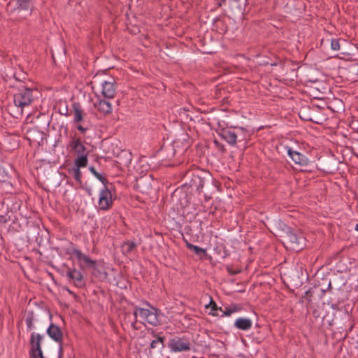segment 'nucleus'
Here are the masks:
<instances>
[{"mask_svg":"<svg viewBox=\"0 0 358 358\" xmlns=\"http://www.w3.org/2000/svg\"><path fill=\"white\" fill-rule=\"evenodd\" d=\"M94 108L104 115L110 114L113 110L111 103L105 99H99L97 103H94Z\"/></svg>","mask_w":358,"mask_h":358,"instance_id":"21","label":"nucleus"},{"mask_svg":"<svg viewBox=\"0 0 358 358\" xmlns=\"http://www.w3.org/2000/svg\"><path fill=\"white\" fill-rule=\"evenodd\" d=\"M215 144L216 145L217 148L222 152H224L226 151V149L224 148V145L222 143H219L217 140L214 141Z\"/></svg>","mask_w":358,"mask_h":358,"instance_id":"40","label":"nucleus"},{"mask_svg":"<svg viewBox=\"0 0 358 358\" xmlns=\"http://www.w3.org/2000/svg\"><path fill=\"white\" fill-rule=\"evenodd\" d=\"M137 245L134 241H127L124 243L122 245V250H124L126 253H131L136 248Z\"/></svg>","mask_w":358,"mask_h":358,"instance_id":"29","label":"nucleus"},{"mask_svg":"<svg viewBox=\"0 0 358 358\" xmlns=\"http://www.w3.org/2000/svg\"><path fill=\"white\" fill-rule=\"evenodd\" d=\"M41 116L36 117L38 120V125H34L29 127L27 131V135L30 141H36L39 145L43 143V140L45 138V130L47 129L49 126V121L45 118V120H40Z\"/></svg>","mask_w":358,"mask_h":358,"instance_id":"4","label":"nucleus"},{"mask_svg":"<svg viewBox=\"0 0 358 358\" xmlns=\"http://www.w3.org/2000/svg\"><path fill=\"white\" fill-rule=\"evenodd\" d=\"M3 143L8 150H13L19 147V141L15 136H8L3 138Z\"/></svg>","mask_w":358,"mask_h":358,"instance_id":"24","label":"nucleus"},{"mask_svg":"<svg viewBox=\"0 0 358 358\" xmlns=\"http://www.w3.org/2000/svg\"><path fill=\"white\" fill-rule=\"evenodd\" d=\"M287 153L296 164L300 166H306L308 164V160L307 157L300 152L288 149Z\"/></svg>","mask_w":358,"mask_h":358,"instance_id":"22","label":"nucleus"},{"mask_svg":"<svg viewBox=\"0 0 358 358\" xmlns=\"http://www.w3.org/2000/svg\"><path fill=\"white\" fill-rule=\"evenodd\" d=\"M6 180V176H2V178H0V181L5 182Z\"/></svg>","mask_w":358,"mask_h":358,"instance_id":"51","label":"nucleus"},{"mask_svg":"<svg viewBox=\"0 0 358 358\" xmlns=\"http://www.w3.org/2000/svg\"><path fill=\"white\" fill-rule=\"evenodd\" d=\"M239 129H223L220 133V137L226 141L229 145H235L237 142H241V140H237L238 138V133Z\"/></svg>","mask_w":358,"mask_h":358,"instance_id":"13","label":"nucleus"},{"mask_svg":"<svg viewBox=\"0 0 358 358\" xmlns=\"http://www.w3.org/2000/svg\"><path fill=\"white\" fill-rule=\"evenodd\" d=\"M47 334L56 343H62L63 333L57 324L51 323L47 329Z\"/></svg>","mask_w":358,"mask_h":358,"instance_id":"20","label":"nucleus"},{"mask_svg":"<svg viewBox=\"0 0 358 358\" xmlns=\"http://www.w3.org/2000/svg\"><path fill=\"white\" fill-rule=\"evenodd\" d=\"M94 274L101 279L105 280L108 277V273L106 271H101V269L97 266V269H93Z\"/></svg>","mask_w":358,"mask_h":358,"instance_id":"35","label":"nucleus"},{"mask_svg":"<svg viewBox=\"0 0 358 358\" xmlns=\"http://www.w3.org/2000/svg\"><path fill=\"white\" fill-rule=\"evenodd\" d=\"M86 191L88 192L89 195H91V189H90V188H86Z\"/></svg>","mask_w":358,"mask_h":358,"instance_id":"53","label":"nucleus"},{"mask_svg":"<svg viewBox=\"0 0 358 358\" xmlns=\"http://www.w3.org/2000/svg\"><path fill=\"white\" fill-rule=\"evenodd\" d=\"M134 321L132 322L131 323V326L134 329H137L136 327V324L137 322V314H136V311H134Z\"/></svg>","mask_w":358,"mask_h":358,"instance_id":"42","label":"nucleus"},{"mask_svg":"<svg viewBox=\"0 0 358 358\" xmlns=\"http://www.w3.org/2000/svg\"><path fill=\"white\" fill-rule=\"evenodd\" d=\"M65 131L67 132V127H65Z\"/></svg>","mask_w":358,"mask_h":358,"instance_id":"57","label":"nucleus"},{"mask_svg":"<svg viewBox=\"0 0 358 358\" xmlns=\"http://www.w3.org/2000/svg\"><path fill=\"white\" fill-rule=\"evenodd\" d=\"M232 313H234L232 312V310L230 307V306L229 307H227L225 308V310H223L222 311V314L220 315V317H224V316H230Z\"/></svg>","mask_w":358,"mask_h":358,"instance_id":"39","label":"nucleus"},{"mask_svg":"<svg viewBox=\"0 0 358 358\" xmlns=\"http://www.w3.org/2000/svg\"><path fill=\"white\" fill-rule=\"evenodd\" d=\"M36 231H36V233H37L38 234H39V232H38L39 228H38V226H36Z\"/></svg>","mask_w":358,"mask_h":358,"instance_id":"54","label":"nucleus"},{"mask_svg":"<svg viewBox=\"0 0 358 358\" xmlns=\"http://www.w3.org/2000/svg\"><path fill=\"white\" fill-rule=\"evenodd\" d=\"M275 61L270 62V73L273 77L279 81H285L289 79L288 73L292 71L289 66V63L283 62L278 57H274ZM270 60L272 59L270 57Z\"/></svg>","mask_w":358,"mask_h":358,"instance_id":"3","label":"nucleus"},{"mask_svg":"<svg viewBox=\"0 0 358 358\" xmlns=\"http://www.w3.org/2000/svg\"><path fill=\"white\" fill-rule=\"evenodd\" d=\"M230 307L233 313L241 311L243 309L242 305L239 303H232Z\"/></svg>","mask_w":358,"mask_h":358,"instance_id":"38","label":"nucleus"},{"mask_svg":"<svg viewBox=\"0 0 358 358\" xmlns=\"http://www.w3.org/2000/svg\"><path fill=\"white\" fill-rule=\"evenodd\" d=\"M89 170L99 181L103 183V185H109L108 180L106 178L103 174L97 172L94 166H90Z\"/></svg>","mask_w":358,"mask_h":358,"instance_id":"28","label":"nucleus"},{"mask_svg":"<svg viewBox=\"0 0 358 358\" xmlns=\"http://www.w3.org/2000/svg\"><path fill=\"white\" fill-rule=\"evenodd\" d=\"M280 242L287 249L295 252L301 251L306 245L305 238L303 234L300 231L291 229L287 231L284 239H280Z\"/></svg>","mask_w":358,"mask_h":358,"instance_id":"2","label":"nucleus"},{"mask_svg":"<svg viewBox=\"0 0 358 358\" xmlns=\"http://www.w3.org/2000/svg\"><path fill=\"white\" fill-rule=\"evenodd\" d=\"M248 0H230L229 10L230 13L233 15H243Z\"/></svg>","mask_w":358,"mask_h":358,"instance_id":"14","label":"nucleus"},{"mask_svg":"<svg viewBox=\"0 0 358 358\" xmlns=\"http://www.w3.org/2000/svg\"><path fill=\"white\" fill-rule=\"evenodd\" d=\"M185 242L186 243V246L188 249L192 250V247H194V245L189 243L187 240L184 238Z\"/></svg>","mask_w":358,"mask_h":358,"instance_id":"47","label":"nucleus"},{"mask_svg":"<svg viewBox=\"0 0 358 358\" xmlns=\"http://www.w3.org/2000/svg\"><path fill=\"white\" fill-rule=\"evenodd\" d=\"M309 108H304L299 112V116L306 121H313L311 115L308 113Z\"/></svg>","mask_w":358,"mask_h":358,"instance_id":"32","label":"nucleus"},{"mask_svg":"<svg viewBox=\"0 0 358 358\" xmlns=\"http://www.w3.org/2000/svg\"><path fill=\"white\" fill-rule=\"evenodd\" d=\"M171 143L176 150V153L182 155L190 147L191 141L189 135L182 131Z\"/></svg>","mask_w":358,"mask_h":358,"instance_id":"7","label":"nucleus"},{"mask_svg":"<svg viewBox=\"0 0 358 358\" xmlns=\"http://www.w3.org/2000/svg\"><path fill=\"white\" fill-rule=\"evenodd\" d=\"M8 221H12V223L14 224L17 221V218H16L13 211H8L5 215H0L1 223H6Z\"/></svg>","mask_w":358,"mask_h":358,"instance_id":"27","label":"nucleus"},{"mask_svg":"<svg viewBox=\"0 0 358 358\" xmlns=\"http://www.w3.org/2000/svg\"><path fill=\"white\" fill-rule=\"evenodd\" d=\"M33 92L34 89L22 86L19 87L17 92L14 94V104L16 107L21 109V113H22L24 107L30 106L34 101Z\"/></svg>","mask_w":358,"mask_h":358,"instance_id":"5","label":"nucleus"},{"mask_svg":"<svg viewBox=\"0 0 358 358\" xmlns=\"http://www.w3.org/2000/svg\"><path fill=\"white\" fill-rule=\"evenodd\" d=\"M227 271L229 273V274L231 275H235L238 274L240 272L239 271H234V270H233L229 266L227 267Z\"/></svg>","mask_w":358,"mask_h":358,"instance_id":"41","label":"nucleus"},{"mask_svg":"<svg viewBox=\"0 0 358 358\" xmlns=\"http://www.w3.org/2000/svg\"><path fill=\"white\" fill-rule=\"evenodd\" d=\"M63 357V346L62 343L59 344V352H58V358H62Z\"/></svg>","mask_w":358,"mask_h":358,"instance_id":"44","label":"nucleus"},{"mask_svg":"<svg viewBox=\"0 0 358 358\" xmlns=\"http://www.w3.org/2000/svg\"><path fill=\"white\" fill-rule=\"evenodd\" d=\"M201 358H203V357H201Z\"/></svg>","mask_w":358,"mask_h":358,"instance_id":"58","label":"nucleus"},{"mask_svg":"<svg viewBox=\"0 0 358 358\" xmlns=\"http://www.w3.org/2000/svg\"><path fill=\"white\" fill-rule=\"evenodd\" d=\"M77 129L80 131L81 134H85L87 130V127H83L81 124H78L76 127Z\"/></svg>","mask_w":358,"mask_h":358,"instance_id":"43","label":"nucleus"},{"mask_svg":"<svg viewBox=\"0 0 358 358\" xmlns=\"http://www.w3.org/2000/svg\"><path fill=\"white\" fill-rule=\"evenodd\" d=\"M290 228L287 226L284 222L281 221L276 222L273 227V230H270V233H272L275 237L277 238L284 239L285 236L287 234V231H289Z\"/></svg>","mask_w":358,"mask_h":358,"instance_id":"19","label":"nucleus"},{"mask_svg":"<svg viewBox=\"0 0 358 358\" xmlns=\"http://www.w3.org/2000/svg\"><path fill=\"white\" fill-rule=\"evenodd\" d=\"M145 321L153 326H157L159 324V320L157 313L153 311L150 312V314L148 316Z\"/></svg>","mask_w":358,"mask_h":358,"instance_id":"30","label":"nucleus"},{"mask_svg":"<svg viewBox=\"0 0 358 358\" xmlns=\"http://www.w3.org/2000/svg\"><path fill=\"white\" fill-rule=\"evenodd\" d=\"M234 327L238 329L246 331L251 328L252 321L248 318L239 317L235 321Z\"/></svg>","mask_w":358,"mask_h":358,"instance_id":"25","label":"nucleus"},{"mask_svg":"<svg viewBox=\"0 0 358 358\" xmlns=\"http://www.w3.org/2000/svg\"><path fill=\"white\" fill-rule=\"evenodd\" d=\"M71 254L76 257L77 259L80 262V267L81 268L86 267L92 269H97L96 261L90 259L88 256L83 254L80 250L73 248Z\"/></svg>","mask_w":358,"mask_h":358,"instance_id":"9","label":"nucleus"},{"mask_svg":"<svg viewBox=\"0 0 358 358\" xmlns=\"http://www.w3.org/2000/svg\"><path fill=\"white\" fill-rule=\"evenodd\" d=\"M113 204L112 193L108 187V185H104V187L101 190L99 206L102 210H108Z\"/></svg>","mask_w":358,"mask_h":358,"instance_id":"10","label":"nucleus"},{"mask_svg":"<svg viewBox=\"0 0 358 358\" xmlns=\"http://www.w3.org/2000/svg\"><path fill=\"white\" fill-rule=\"evenodd\" d=\"M184 187H189L200 193L203 190L211 193L217 187V181L211 173L198 167L186 171L182 175Z\"/></svg>","mask_w":358,"mask_h":358,"instance_id":"1","label":"nucleus"},{"mask_svg":"<svg viewBox=\"0 0 358 358\" xmlns=\"http://www.w3.org/2000/svg\"><path fill=\"white\" fill-rule=\"evenodd\" d=\"M72 108H73V113H74V118H73L74 122L79 123L80 122H83L85 113H84L83 110L81 108L80 103H73L72 104Z\"/></svg>","mask_w":358,"mask_h":358,"instance_id":"26","label":"nucleus"},{"mask_svg":"<svg viewBox=\"0 0 358 358\" xmlns=\"http://www.w3.org/2000/svg\"><path fill=\"white\" fill-rule=\"evenodd\" d=\"M43 336L39 334L33 332L30 336L29 345V357L30 358H35L36 356L43 355L41 348V341Z\"/></svg>","mask_w":358,"mask_h":358,"instance_id":"8","label":"nucleus"},{"mask_svg":"<svg viewBox=\"0 0 358 358\" xmlns=\"http://www.w3.org/2000/svg\"><path fill=\"white\" fill-rule=\"evenodd\" d=\"M130 154L128 155V157L127 159L125 160V162H123V164H124V165H128L130 162H131V157H130ZM117 163L119 164H122V162H117Z\"/></svg>","mask_w":358,"mask_h":358,"instance_id":"45","label":"nucleus"},{"mask_svg":"<svg viewBox=\"0 0 358 358\" xmlns=\"http://www.w3.org/2000/svg\"><path fill=\"white\" fill-rule=\"evenodd\" d=\"M155 339L152 340L150 343V348L156 349L159 352L165 348L166 337L157 334H153Z\"/></svg>","mask_w":358,"mask_h":358,"instance_id":"23","label":"nucleus"},{"mask_svg":"<svg viewBox=\"0 0 358 358\" xmlns=\"http://www.w3.org/2000/svg\"><path fill=\"white\" fill-rule=\"evenodd\" d=\"M208 306H210L211 308L210 313L214 316H219V314L217 313H216V311H217V310H220V312L222 311V308L221 307L218 308L216 303L213 299H211L209 305L206 306V308H208Z\"/></svg>","mask_w":358,"mask_h":358,"instance_id":"33","label":"nucleus"},{"mask_svg":"<svg viewBox=\"0 0 358 358\" xmlns=\"http://www.w3.org/2000/svg\"><path fill=\"white\" fill-rule=\"evenodd\" d=\"M331 48L333 50L338 51L340 50V39L333 38L331 41Z\"/></svg>","mask_w":358,"mask_h":358,"instance_id":"36","label":"nucleus"},{"mask_svg":"<svg viewBox=\"0 0 358 358\" xmlns=\"http://www.w3.org/2000/svg\"><path fill=\"white\" fill-rule=\"evenodd\" d=\"M115 81L113 78H111V80H104L102 84L101 94L106 99H112L115 94Z\"/></svg>","mask_w":358,"mask_h":358,"instance_id":"18","label":"nucleus"},{"mask_svg":"<svg viewBox=\"0 0 358 358\" xmlns=\"http://www.w3.org/2000/svg\"><path fill=\"white\" fill-rule=\"evenodd\" d=\"M5 209L4 202L0 200V211L3 210Z\"/></svg>","mask_w":358,"mask_h":358,"instance_id":"48","label":"nucleus"},{"mask_svg":"<svg viewBox=\"0 0 358 358\" xmlns=\"http://www.w3.org/2000/svg\"><path fill=\"white\" fill-rule=\"evenodd\" d=\"M14 78L16 80L22 81V79H25V76L24 74H22V76H17L16 74H15Z\"/></svg>","mask_w":358,"mask_h":358,"instance_id":"46","label":"nucleus"},{"mask_svg":"<svg viewBox=\"0 0 358 358\" xmlns=\"http://www.w3.org/2000/svg\"><path fill=\"white\" fill-rule=\"evenodd\" d=\"M157 154L162 161H171L177 154L170 141L164 142Z\"/></svg>","mask_w":358,"mask_h":358,"instance_id":"12","label":"nucleus"},{"mask_svg":"<svg viewBox=\"0 0 358 358\" xmlns=\"http://www.w3.org/2000/svg\"><path fill=\"white\" fill-rule=\"evenodd\" d=\"M15 231H18V229L17 228H15L14 226L13 227Z\"/></svg>","mask_w":358,"mask_h":358,"instance_id":"56","label":"nucleus"},{"mask_svg":"<svg viewBox=\"0 0 358 358\" xmlns=\"http://www.w3.org/2000/svg\"><path fill=\"white\" fill-rule=\"evenodd\" d=\"M87 166V164H85L83 162V160H78L74 161L73 166L69 169V173L72 176V177L75 179V180L80 184V185H83V182L81 180L82 178V173L80 171V169L83 167H86Z\"/></svg>","mask_w":358,"mask_h":358,"instance_id":"15","label":"nucleus"},{"mask_svg":"<svg viewBox=\"0 0 358 358\" xmlns=\"http://www.w3.org/2000/svg\"><path fill=\"white\" fill-rule=\"evenodd\" d=\"M189 345L188 342H184L179 338H171L168 343V347L173 352L189 350Z\"/></svg>","mask_w":358,"mask_h":358,"instance_id":"17","label":"nucleus"},{"mask_svg":"<svg viewBox=\"0 0 358 358\" xmlns=\"http://www.w3.org/2000/svg\"><path fill=\"white\" fill-rule=\"evenodd\" d=\"M134 311H136V314L138 315V313H139V315L144 319L145 320L148 317V316L150 314V312L152 310L146 308H139L138 306L134 307Z\"/></svg>","mask_w":358,"mask_h":358,"instance_id":"31","label":"nucleus"},{"mask_svg":"<svg viewBox=\"0 0 358 358\" xmlns=\"http://www.w3.org/2000/svg\"><path fill=\"white\" fill-rule=\"evenodd\" d=\"M65 289L71 294H74V293L71 291L68 287H66Z\"/></svg>","mask_w":358,"mask_h":358,"instance_id":"52","label":"nucleus"},{"mask_svg":"<svg viewBox=\"0 0 358 358\" xmlns=\"http://www.w3.org/2000/svg\"><path fill=\"white\" fill-rule=\"evenodd\" d=\"M355 229L358 231V223L356 224Z\"/></svg>","mask_w":358,"mask_h":358,"instance_id":"55","label":"nucleus"},{"mask_svg":"<svg viewBox=\"0 0 358 358\" xmlns=\"http://www.w3.org/2000/svg\"><path fill=\"white\" fill-rule=\"evenodd\" d=\"M71 151L76 155L74 161L83 160V163L88 164L89 151L82 142L81 138L73 137L69 143Z\"/></svg>","mask_w":358,"mask_h":358,"instance_id":"6","label":"nucleus"},{"mask_svg":"<svg viewBox=\"0 0 358 358\" xmlns=\"http://www.w3.org/2000/svg\"><path fill=\"white\" fill-rule=\"evenodd\" d=\"M41 239L38 240V237H36V241L38 243V245H41Z\"/></svg>","mask_w":358,"mask_h":358,"instance_id":"50","label":"nucleus"},{"mask_svg":"<svg viewBox=\"0 0 358 358\" xmlns=\"http://www.w3.org/2000/svg\"><path fill=\"white\" fill-rule=\"evenodd\" d=\"M231 20L230 17L226 15L217 17L213 20V27L219 34H224L229 30L228 22Z\"/></svg>","mask_w":358,"mask_h":358,"instance_id":"16","label":"nucleus"},{"mask_svg":"<svg viewBox=\"0 0 358 358\" xmlns=\"http://www.w3.org/2000/svg\"><path fill=\"white\" fill-rule=\"evenodd\" d=\"M66 276L70 282L73 283L75 286L78 288H83L85 287L86 283L83 275L80 271L76 268H68L66 271Z\"/></svg>","mask_w":358,"mask_h":358,"instance_id":"11","label":"nucleus"},{"mask_svg":"<svg viewBox=\"0 0 358 358\" xmlns=\"http://www.w3.org/2000/svg\"><path fill=\"white\" fill-rule=\"evenodd\" d=\"M192 251H194L196 255H206V250L197 245L192 247Z\"/></svg>","mask_w":358,"mask_h":358,"instance_id":"37","label":"nucleus"},{"mask_svg":"<svg viewBox=\"0 0 358 358\" xmlns=\"http://www.w3.org/2000/svg\"><path fill=\"white\" fill-rule=\"evenodd\" d=\"M34 320V312L31 311L28 313V315L25 319V322H26L28 329L31 330L34 327V324H33Z\"/></svg>","mask_w":358,"mask_h":358,"instance_id":"34","label":"nucleus"},{"mask_svg":"<svg viewBox=\"0 0 358 358\" xmlns=\"http://www.w3.org/2000/svg\"><path fill=\"white\" fill-rule=\"evenodd\" d=\"M225 2V0H217V6L220 7L222 3H224Z\"/></svg>","mask_w":358,"mask_h":358,"instance_id":"49","label":"nucleus"}]
</instances>
